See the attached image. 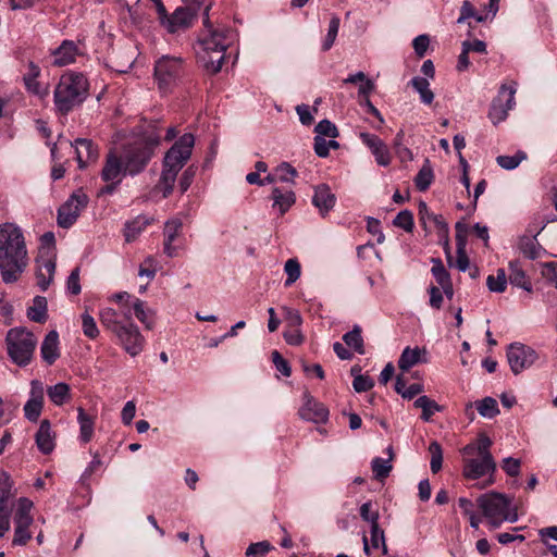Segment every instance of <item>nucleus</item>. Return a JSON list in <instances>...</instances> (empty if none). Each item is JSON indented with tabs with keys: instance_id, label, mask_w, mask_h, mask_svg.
I'll use <instances>...</instances> for the list:
<instances>
[{
	"instance_id": "nucleus-3",
	"label": "nucleus",
	"mask_w": 557,
	"mask_h": 557,
	"mask_svg": "<svg viewBox=\"0 0 557 557\" xmlns=\"http://www.w3.org/2000/svg\"><path fill=\"white\" fill-rule=\"evenodd\" d=\"M491 445L490 437L481 435L476 442L470 443L461 449L463 476L468 480H479L487 475L488 480L482 487L494 483L496 462L490 450Z\"/></svg>"
},
{
	"instance_id": "nucleus-64",
	"label": "nucleus",
	"mask_w": 557,
	"mask_h": 557,
	"mask_svg": "<svg viewBox=\"0 0 557 557\" xmlns=\"http://www.w3.org/2000/svg\"><path fill=\"white\" fill-rule=\"evenodd\" d=\"M429 44L428 35H419L413 39L412 46L418 57L422 58L425 54Z\"/></svg>"
},
{
	"instance_id": "nucleus-11",
	"label": "nucleus",
	"mask_w": 557,
	"mask_h": 557,
	"mask_svg": "<svg viewBox=\"0 0 557 557\" xmlns=\"http://www.w3.org/2000/svg\"><path fill=\"white\" fill-rule=\"evenodd\" d=\"M181 71V59L163 57L158 60L154 66V77L159 88L162 91H166L178 78Z\"/></svg>"
},
{
	"instance_id": "nucleus-22",
	"label": "nucleus",
	"mask_w": 557,
	"mask_h": 557,
	"mask_svg": "<svg viewBox=\"0 0 557 557\" xmlns=\"http://www.w3.org/2000/svg\"><path fill=\"white\" fill-rule=\"evenodd\" d=\"M426 355L425 348H411L408 346L403 350L398 359V368L406 372L419 363H425L428 361Z\"/></svg>"
},
{
	"instance_id": "nucleus-53",
	"label": "nucleus",
	"mask_w": 557,
	"mask_h": 557,
	"mask_svg": "<svg viewBox=\"0 0 557 557\" xmlns=\"http://www.w3.org/2000/svg\"><path fill=\"white\" fill-rule=\"evenodd\" d=\"M272 546L268 541H262L258 543H252L248 546L246 550L247 557H265V555L271 550Z\"/></svg>"
},
{
	"instance_id": "nucleus-36",
	"label": "nucleus",
	"mask_w": 557,
	"mask_h": 557,
	"mask_svg": "<svg viewBox=\"0 0 557 557\" xmlns=\"http://www.w3.org/2000/svg\"><path fill=\"white\" fill-rule=\"evenodd\" d=\"M413 406L422 410L421 419L426 422L431 420L432 416L436 411L441 410V407L437 405V403L425 395L417 398L413 403Z\"/></svg>"
},
{
	"instance_id": "nucleus-8",
	"label": "nucleus",
	"mask_w": 557,
	"mask_h": 557,
	"mask_svg": "<svg viewBox=\"0 0 557 557\" xmlns=\"http://www.w3.org/2000/svg\"><path fill=\"white\" fill-rule=\"evenodd\" d=\"M126 174H128V171L126 170L123 159L114 151H110L106 157V161L101 170V180L106 182L107 185L100 189L99 194H112Z\"/></svg>"
},
{
	"instance_id": "nucleus-30",
	"label": "nucleus",
	"mask_w": 557,
	"mask_h": 557,
	"mask_svg": "<svg viewBox=\"0 0 557 557\" xmlns=\"http://www.w3.org/2000/svg\"><path fill=\"white\" fill-rule=\"evenodd\" d=\"M33 522L34 519L14 518L15 528L14 537L12 541L14 546H23L32 539V533L28 531V529Z\"/></svg>"
},
{
	"instance_id": "nucleus-6",
	"label": "nucleus",
	"mask_w": 557,
	"mask_h": 557,
	"mask_svg": "<svg viewBox=\"0 0 557 557\" xmlns=\"http://www.w3.org/2000/svg\"><path fill=\"white\" fill-rule=\"evenodd\" d=\"M478 504L493 529L500 527L505 521L516 522L518 520V513L512 507V499L505 494L492 492L481 495L478 498Z\"/></svg>"
},
{
	"instance_id": "nucleus-50",
	"label": "nucleus",
	"mask_w": 557,
	"mask_h": 557,
	"mask_svg": "<svg viewBox=\"0 0 557 557\" xmlns=\"http://www.w3.org/2000/svg\"><path fill=\"white\" fill-rule=\"evenodd\" d=\"M82 329L84 335L90 339H95L99 336V329L96 321L88 312L82 314Z\"/></svg>"
},
{
	"instance_id": "nucleus-14",
	"label": "nucleus",
	"mask_w": 557,
	"mask_h": 557,
	"mask_svg": "<svg viewBox=\"0 0 557 557\" xmlns=\"http://www.w3.org/2000/svg\"><path fill=\"white\" fill-rule=\"evenodd\" d=\"M36 280L38 287L45 292L53 281L55 272V253L49 249L46 253L41 252L36 259Z\"/></svg>"
},
{
	"instance_id": "nucleus-61",
	"label": "nucleus",
	"mask_w": 557,
	"mask_h": 557,
	"mask_svg": "<svg viewBox=\"0 0 557 557\" xmlns=\"http://www.w3.org/2000/svg\"><path fill=\"white\" fill-rule=\"evenodd\" d=\"M67 290L73 295L81 293L79 284V268H75L67 277L66 282Z\"/></svg>"
},
{
	"instance_id": "nucleus-32",
	"label": "nucleus",
	"mask_w": 557,
	"mask_h": 557,
	"mask_svg": "<svg viewBox=\"0 0 557 557\" xmlns=\"http://www.w3.org/2000/svg\"><path fill=\"white\" fill-rule=\"evenodd\" d=\"M150 223L151 220L146 215H138L127 222L124 228L125 240L127 243L134 242Z\"/></svg>"
},
{
	"instance_id": "nucleus-55",
	"label": "nucleus",
	"mask_w": 557,
	"mask_h": 557,
	"mask_svg": "<svg viewBox=\"0 0 557 557\" xmlns=\"http://www.w3.org/2000/svg\"><path fill=\"white\" fill-rule=\"evenodd\" d=\"M317 136H326L331 138H336L338 136V131L336 126L329 120H322L315 125Z\"/></svg>"
},
{
	"instance_id": "nucleus-23",
	"label": "nucleus",
	"mask_w": 557,
	"mask_h": 557,
	"mask_svg": "<svg viewBox=\"0 0 557 557\" xmlns=\"http://www.w3.org/2000/svg\"><path fill=\"white\" fill-rule=\"evenodd\" d=\"M42 360L51 366L60 357L59 334L55 330L50 331L44 338L40 346Z\"/></svg>"
},
{
	"instance_id": "nucleus-63",
	"label": "nucleus",
	"mask_w": 557,
	"mask_h": 557,
	"mask_svg": "<svg viewBox=\"0 0 557 557\" xmlns=\"http://www.w3.org/2000/svg\"><path fill=\"white\" fill-rule=\"evenodd\" d=\"M283 311L285 313V319L290 327L298 329L301 325L302 318L298 310L288 307H283Z\"/></svg>"
},
{
	"instance_id": "nucleus-19",
	"label": "nucleus",
	"mask_w": 557,
	"mask_h": 557,
	"mask_svg": "<svg viewBox=\"0 0 557 557\" xmlns=\"http://www.w3.org/2000/svg\"><path fill=\"white\" fill-rule=\"evenodd\" d=\"M359 137L371 150L379 165L387 166L391 163V153L381 138L370 133H360Z\"/></svg>"
},
{
	"instance_id": "nucleus-46",
	"label": "nucleus",
	"mask_w": 557,
	"mask_h": 557,
	"mask_svg": "<svg viewBox=\"0 0 557 557\" xmlns=\"http://www.w3.org/2000/svg\"><path fill=\"white\" fill-rule=\"evenodd\" d=\"M339 24H341V20L338 16H333L331 18L330 24H329L327 34L322 44L323 51H329L332 48V46L334 45L335 39L338 34Z\"/></svg>"
},
{
	"instance_id": "nucleus-12",
	"label": "nucleus",
	"mask_w": 557,
	"mask_h": 557,
	"mask_svg": "<svg viewBox=\"0 0 557 557\" xmlns=\"http://www.w3.org/2000/svg\"><path fill=\"white\" fill-rule=\"evenodd\" d=\"M87 203V195L81 190L75 191L69 200L59 208L58 225L63 228L72 226Z\"/></svg>"
},
{
	"instance_id": "nucleus-17",
	"label": "nucleus",
	"mask_w": 557,
	"mask_h": 557,
	"mask_svg": "<svg viewBox=\"0 0 557 557\" xmlns=\"http://www.w3.org/2000/svg\"><path fill=\"white\" fill-rule=\"evenodd\" d=\"M196 13L190 8H177L162 25L169 33H178L191 26Z\"/></svg>"
},
{
	"instance_id": "nucleus-54",
	"label": "nucleus",
	"mask_w": 557,
	"mask_h": 557,
	"mask_svg": "<svg viewBox=\"0 0 557 557\" xmlns=\"http://www.w3.org/2000/svg\"><path fill=\"white\" fill-rule=\"evenodd\" d=\"M24 84L27 91L38 97L39 99H45L49 95L48 86L41 84L37 78L34 81L28 79V82Z\"/></svg>"
},
{
	"instance_id": "nucleus-48",
	"label": "nucleus",
	"mask_w": 557,
	"mask_h": 557,
	"mask_svg": "<svg viewBox=\"0 0 557 557\" xmlns=\"http://www.w3.org/2000/svg\"><path fill=\"white\" fill-rule=\"evenodd\" d=\"M429 451L431 454L430 468L432 473H437L442 469L443 463V450L441 445L433 441L429 446Z\"/></svg>"
},
{
	"instance_id": "nucleus-1",
	"label": "nucleus",
	"mask_w": 557,
	"mask_h": 557,
	"mask_svg": "<svg viewBox=\"0 0 557 557\" xmlns=\"http://www.w3.org/2000/svg\"><path fill=\"white\" fill-rule=\"evenodd\" d=\"M23 231L14 223L0 224V272L7 284L16 282L28 265Z\"/></svg>"
},
{
	"instance_id": "nucleus-7",
	"label": "nucleus",
	"mask_w": 557,
	"mask_h": 557,
	"mask_svg": "<svg viewBox=\"0 0 557 557\" xmlns=\"http://www.w3.org/2000/svg\"><path fill=\"white\" fill-rule=\"evenodd\" d=\"M5 344L12 362L18 367H26L33 359L37 338L25 327H13L7 333Z\"/></svg>"
},
{
	"instance_id": "nucleus-43",
	"label": "nucleus",
	"mask_w": 557,
	"mask_h": 557,
	"mask_svg": "<svg viewBox=\"0 0 557 557\" xmlns=\"http://www.w3.org/2000/svg\"><path fill=\"white\" fill-rule=\"evenodd\" d=\"M476 409L482 417L488 419H492L499 413L497 401L493 397H485L478 401Z\"/></svg>"
},
{
	"instance_id": "nucleus-2",
	"label": "nucleus",
	"mask_w": 557,
	"mask_h": 557,
	"mask_svg": "<svg viewBox=\"0 0 557 557\" xmlns=\"http://www.w3.org/2000/svg\"><path fill=\"white\" fill-rule=\"evenodd\" d=\"M203 24L205 32L198 41V60L207 71L215 74L221 71L225 51L236 39V34L225 26L213 27L208 15Z\"/></svg>"
},
{
	"instance_id": "nucleus-34",
	"label": "nucleus",
	"mask_w": 557,
	"mask_h": 557,
	"mask_svg": "<svg viewBox=\"0 0 557 557\" xmlns=\"http://www.w3.org/2000/svg\"><path fill=\"white\" fill-rule=\"evenodd\" d=\"M414 90L420 95V99L425 104H431L434 99V94L430 89V83L426 78L416 76L409 83Z\"/></svg>"
},
{
	"instance_id": "nucleus-29",
	"label": "nucleus",
	"mask_w": 557,
	"mask_h": 557,
	"mask_svg": "<svg viewBox=\"0 0 557 557\" xmlns=\"http://www.w3.org/2000/svg\"><path fill=\"white\" fill-rule=\"evenodd\" d=\"M509 282L511 285L520 287L528 293L532 292V284L519 260L509 262Z\"/></svg>"
},
{
	"instance_id": "nucleus-62",
	"label": "nucleus",
	"mask_w": 557,
	"mask_h": 557,
	"mask_svg": "<svg viewBox=\"0 0 557 557\" xmlns=\"http://www.w3.org/2000/svg\"><path fill=\"white\" fill-rule=\"evenodd\" d=\"M503 470L510 476H517L520 472V460L507 457L503 460Z\"/></svg>"
},
{
	"instance_id": "nucleus-31",
	"label": "nucleus",
	"mask_w": 557,
	"mask_h": 557,
	"mask_svg": "<svg viewBox=\"0 0 557 557\" xmlns=\"http://www.w3.org/2000/svg\"><path fill=\"white\" fill-rule=\"evenodd\" d=\"M99 319L101 324L113 334H116L125 323L121 320V314L113 308H103L100 310Z\"/></svg>"
},
{
	"instance_id": "nucleus-28",
	"label": "nucleus",
	"mask_w": 557,
	"mask_h": 557,
	"mask_svg": "<svg viewBox=\"0 0 557 557\" xmlns=\"http://www.w3.org/2000/svg\"><path fill=\"white\" fill-rule=\"evenodd\" d=\"M96 418L88 414L82 407L77 408V422L79 424V441L89 443L94 436Z\"/></svg>"
},
{
	"instance_id": "nucleus-4",
	"label": "nucleus",
	"mask_w": 557,
	"mask_h": 557,
	"mask_svg": "<svg viewBox=\"0 0 557 557\" xmlns=\"http://www.w3.org/2000/svg\"><path fill=\"white\" fill-rule=\"evenodd\" d=\"M89 95L87 77L78 72L63 73L53 90V103L57 113L66 115L81 107Z\"/></svg>"
},
{
	"instance_id": "nucleus-24",
	"label": "nucleus",
	"mask_w": 557,
	"mask_h": 557,
	"mask_svg": "<svg viewBox=\"0 0 557 557\" xmlns=\"http://www.w3.org/2000/svg\"><path fill=\"white\" fill-rule=\"evenodd\" d=\"M54 438L50 421L42 420L35 436L38 449L45 455L50 454L54 449Z\"/></svg>"
},
{
	"instance_id": "nucleus-21",
	"label": "nucleus",
	"mask_w": 557,
	"mask_h": 557,
	"mask_svg": "<svg viewBox=\"0 0 557 557\" xmlns=\"http://www.w3.org/2000/svg\"><path fill=\"white\" fill-rule=\"evenodd\" d=\"M183 227V223L180 219L169 220L163 230V251L164 253L172 258L177 255V247L173 245V243L178 238L181 231Z\"/></svg>"
},
{
	"instance_id": "nucleus-41",
	"label": "nucleus",
	"mask_w": 557,
	"mask_h": 557,
	"mask_svg": "<svg viewBox=\"0 0 557 557\" xmlns=\"http://www.w3.org/2000/svg\"><path fill=\"white\" fill-rule=\"evenodd\" d=\"M343 341L348 347L355 349L358 354H364L361 329L358 325L354 326L351 331L344 334Z\"/></svg>"
},
{
	"instance_id": "nucleus-10",
	"label": "nucleus",
	"mask_w": 557,
	"mask_h": 557,
	"mask_svg": "<svg viewBox=\"0 0 557 557\" xmlns=\"http://www.w3.org/2000/svg\"><path fill=\"white\" fill-rule=\"evenodd\" d=\"M516 86L511 85H502L498 91L497 97L492 101L488 117L493 122V124H498L507 119L508 111L511 110L515 102L516 95Z\"/></svg>"
},
{
	"instance_id": "nucleus-5",
	"label": "nucleus",
	"mask_w": 557,
	"mask_h": 557,
	"mask_svg": "<svg viewBox=\"0 0 557 557\" xmlns=\"http://www.w3.org/2000/svg\"><path fill=\"white\" fill-rule=\"evenodd\" d=\"M194 145V135L186 133L165 153L161 177L156 185V190L161 191L163 198L172 193L176 176L190 158Z\"/></svg>"
},
{
	"instance_id": "nucleus-25",
	"label": "nucleus",
	"mask_w": 557,
	"mask_h": 557,
	"mask_svg": "<svg viewBox=\"0 0 557 557\" xmlns=\"http://www.w3.org/2000/svg\"><path fill=\"white\" fill-rule=\"evenodd\" d=\"M335 201V195L331 191L327 185L321 184L314 188L312 203L319 209L322 215L333 209Z\"/></svg>"
},
{
	"instance_id": "nucleus-59",
	"label": "nucleus",
	"mask_w": 557,
	"mask_h": 557,
	"mask_svg": "<svg viewBox=\"0 0 557 557\" xmlns=\"http://www.w3.org/2000/svg\"><path fill=\"white\" fill-rule=\"evenodd\" d=\"M33 508V502L28 498L22 497L18 499V507L14 515V518L21 519H33L30 510Z\"/></svg>"
},
{
	"instance_id": "nucleus-27",
	"label": "nucleus",
	"mask_w": 557,
	"mask_h": 557,
	"mask_svg": "<svg viewBox=\"0 0 557 557\" xmlns=\"http://www.w3.org/2000/svg\"><path fill=\"white\" fill-rule=\"evenodd\" d=\"M271 198L273 200L272 207L277 209L281 215L285 214L296 201V196L293 190L281 187H274L272 189Z\"/></svg>"
},
{
	"instance_id": "nucleus-39",
	"label": "nucleus",
	"mask_w": 557,
	"mask_h": 557,
	"mask_svg": "<svg viewBox=\"0 0 557 557\" xmlns=\"http://www.w3.org/2000/svg\"><path fill=\"white\" fill-rule=\"evenodd\" d=\"M433 178V170L429 161H426L416 175L414 185L418 190L425 191L431 186Z\"/></svg>"
},
{
	"instance_id": "nucleus-33",
	"label": "nucleus",
	"mask_w": 557,
	"mask_h": 557,
	"mask_svg": "<svg viewBox=\"0 0 557 557\" xmlns=\"http://www.w3.org/2000/svg\"><path fill=\"white\" fill-rule=\"evenodd\" d=\"M27 317L29 320L44 323L46 322L47 314V299L42 296H36L33 300V305L27 309Z\"/></svg>"
},
{
	"instance_id": "nucleus-40",
	"label": "nucleus",
	"mask_w": 557,
	"mask_h": 557,
	"mask_svg": "<svg viewBox=\"0 0 557 557\" xmlns=\"http://www.w3.org/2000/svg\"><path fill=\"white\" fill-rule=\"evenodd\" d=\"M528 156L524 151L518 150L513 156H498L496 163L505 170H515L519 164L527 160Z\"/></svg>"
},
{
	"instance_id": "nucleus-20",
	"label": "nucleus",
	"mask_w": 557,
	"mask_h": 557,
	"mask_svg": "<svg viewBox=\"0 0 557 557\" xmlns=\"http://www.w3.org/2000/svg\"><path fill=\"white\" fill-rule=\"evenodd\" d=\"M74 147L76 160L81 169H84L88 163L96 161L99 156L98 147L90 139L77 138Z\"/></svg>"
},
{
	"instance_id": "nucleus-37",
	"label": "nucleus",
	"mask_w": 557,
	"mask_h": 557,
	"mask_svg": "<svg viewBox=\"0 0 557 557\" xmlns=\"http://www.w3.org/2000/svg\"><path fill=\"white\" fill-rule=\"evenodd\" d=\"M133 309L136 318L145 324L148 330H151L154 325L153 312L145 307V302L140 299H136L133 304Z\"/></svg>"
},
{
	"instance_id": "nucleus-56",
	"label": "nucleus",
	"mask_w": 557,
	"mask_h": 557,
	"mask_svg": "<svg viewBox=\"0 0 557 557\" xmlns=\"http://www.w3.org/2000/svg\"><path fill=\"white\" fill-rule=\"evenodd\" d=\"M371 545L373 548L382 546L383 554H387V546L385 544L384 532L380 529L379 523L371 525Z\"/></svg>"
},
{
	"instance_id": "nucleus-18",
	"label": "nucleus",
	"mask_w": 557,
	"mask_h": 557,
	"mask_svg": "<svg viewBox=\"0 0 557 557\" xmlns=\"http://www.w3.org/2000/svg\"><path fill=\"white\" fill-rule=\"evenodd\" d=\"M44 407V387L38 381L32 382L30 397L24 406V414L26 419L36 422Z\"/></svg>"
},
{
	"instance_id": "nucleus-38",
	"label": "nucleus",
	"mask_w": 557,
	"mask_h": 557,
	"mask_svg": "<svg viewBox=\"0 0 557 557\" xmlns=\"http://www.w3.org/2000/svg\"><path fill=\"white\" fill-rule=\"evenodd\" d=\"M387 453L389 455L388 459L376 457L371 462L372 471L374 473L375 479L377 480H383L387 478L392 470V465L389 463L392 458V447L387 448Z\"/></svg>"
},
{
	"instance_id": "nucleus-60",
	"label": "nucleus",
	"mask_w": 557,
	"mask_h": 557,
	"mask_svg": "<svg viewBox=\"0 0 557 557\" xmlns=\"http://www.w3.org/2000/svg\"><path fill=\"white\" fill-rule=\"evenodd\" d=\"M272 361L277 371H280L284 376H289L292 373V369L288 362L281 356L277 350L272 352Z\"/></svg>"
},
{
	"instance_id": "nucleus-13",
	"label": "nucleus",
	"mask_w": 557,
	"mask_h": 557,
	"mask_svg": "<svg viewBox=\"0 0 557 557\" xmlns=\"http://www.w3.org/2000/svg\"><path fill=\"white\" fill-rule=\"evenodd\" d=\"M536 358L537 355L534 349L520 343L511 344L507 350L508 363L515 374L530 368Z\"/></svg>"
},
{
	"instance_id": "nucleus-51",
	"label": "nucleus",
	"mask_w": 557,
	"mask_h": 557,
	"mask_svg": "<svg viewBox=\"0 0 557 557\" xmlns=\"http://www.w3.org/2000/svg\"><path fill=\"white\" fill-rule=\"evenodd\" d=\"M274 171L280 182L289 183L297 176L296 169L287 162L281 163Z\"/></svg>"
},
{
	"instance_id": "nucleus-26",
	"label": "nucleus",
	"mask_w": 557,
	"mask_h": 557,
	"mask_svg": "<svg viewBox=\"0 0 557 557\" xmlns=\"http://www.w3.org/2000/svg\"><path fill=\"white\" fill-rule=\"evenodd\" d=\"M78 54V48L74 41L64 40L60 47L53 51V65L65 66L73 62Z\"/></svg>"
},
{
	"instance_id": "nucleus-49",
	"label": "nucleus",
	"mask_w": 557,
	"mask_h": 557,
	"mask_svg": "<svg viewBox=\"0 0 557 557\" xmlns=\"http://www.w3.org/2000/svg\"><path fill=\"white\" fill-rule=\"evenodd\" d=\"M284 271H285V273L287 275V278L285 281V286H290L300 276V273H301L300 263L298 262L297 259H293V258L288 259L285 262Z\"/></svg>"
},
{
	"instance_id": "nucleus-57",
	"label": "nucleus",
	"mask_w": 557,
	"mask_h": 557,
	"mask_svg": "<svg viewBox=\"0 0 557 557\" xmlns=\"http://www.w3.org/2000/svg\"><path fill=\"white\" fill-rule=\"evenodd\" d=\"M371 502L362 504L360 507V516L364 521L369 522L370 525H373L379 523V512L376 510H371Z\"/></svg>"
},
{
	"instance_id": "nucleus-44",
	"label": "nucleus",
	"mask_w": 557,
	"mask_h": 557,
	"mask_svg": "<svg viewBox=\"0 0 557 557\" xmlns=\"http://www.w3.org/2000/svg\"><path fill=\"white\" fill-rule=\"evenodd\" d=\"M469 18H474L478 23L485 21L486 16L479 14L473 4L469 0H465L460 8V15L457 18L458 24L467 22Z\"/></svg>"
},
{
	"instance_id": "nucleus-15",
	"label": "nucleus",
	"mask_w": 557,
	"mask_h": 557,
	"mask_svg": "<svg viewBox=\"0 0 557 557\" xmlns=\"http://www.w3.org/2000/svg\"><path fill=\"white\" fill-rule=\"evenodd\" d=\"M151 159V151L144 146H133L125 153L126 170L129 175H136L140 173L149 160Z\"/></svg>"
},
{
	"instance_id": "nucleus-45",
	"label": "nucleus",
	"mask_w": 557,
	"mask_h": 557,
	"mask_svg": "<svg viewBox=\"0 0 557 557\" xmlns=\"http://www.w3.org/2000/svg\"><path fill=\"white\" fill-rule=\"evenodd\" d=\"M12 480L7 472L0 473V505L8 507L9 499L13 496L12 494Z\"/></svg>"
},
{
	"instance_id": "nucleus-52",
	"label": "nucleus",
	"mask_w": 557,
	"mask_h": 557,
	"mask_svg": "<svg viewBox=\"0 0 557 557\" xmlns=\"http://www.w3.org/2000/svg\"><path fill=\"white\" fill-rule=\"evenodd\" d=\"M393 223L406 232H411L413 228V214L409 210H403L396 215Z\"/></svg>"
},
{
	"instance_id": "nucleus-16",
	"label": "nucleus",
	"mask_w": 557,
	"mask_h": 557,
	"mask_svg": "<svg viewBox=\"0 0 557 557\" xmlns=\"http://www.w3.org/2000/svg\"><path fill=\"white\" fill-rule=\"evenodd\" d=\"M305 403L299 409L301 419L314 423H324L329 418V410L326 407L317 401L310 394L306 393L304 396Z\"/></svg>"
},
{
	"instance_id": "nucleus-9",
	"label": "nucleus",
	"mask_w": 557,
	"mask_h": 557,
	"mask_svg": "<svg viewBox=\"0 0 557 557\" xmlns=\"http://www.w3.org/2000/svg\"><path fill=\"white\" fill-rule=\"evenodd\" d=\"M126 323L114 334L123 349L132 357L138 356L145 348V337L140 334L137 325L131 320V312H124Z\"/></svg>"
},
{
	"instance_id": "nucleus-35",
	"label": "nucleus",
	"mask_w": 557,
	"mask_h": 557,
	"mask_svg": "<svg viewBox=\"0 0 557 557\" xmlns=\"http://www.w3.org/2000/svg\"><path fill=\"white\" fill-rule=\"evenodd\" d=\"M49 399L55 406H62L70 399V386L66 383H58L47 389Z\"/></svg>"
},
{
	"instance_id": "nucleus-47",
	"label": "nucleus",
	"mask_w": 557,
	"mask_h": 557,
	"mask_svg": "<svg viewBox=\"0 0 557 557\" xmlns=\"http://www.w3.org/2000/svg\"><path fill=\"white\" fill-rule=\"evenodd\" d=\"M433 265L431 272L440 286L451 283L450 275L445 269L441 259H432Z\"/></svg>"
},
{
	"instance_id": "nucleus-58",
	"label": "nucleus",
	"mask_w": 557,
	"mask_h": 557,
	"mask_svg": "<svg viewBox=\"0 0 557 557\" xmlns=\"http://www.w3.org/2000/svg\"><path fill=\"white\" fill-rule=\"evenodd\" d=\"M352 386L357 393H362L371 389L374 382L370 376L359 374L354 379Z\"/></svg>"
},
{
	"instance_id": "nucleus-42",
	"label": "nucleus",
	"mask_w": 557,
	"mask_h": 557,
	"mask_svg": "<svg viewBox=\"0 0 557 557\" xmlns=\"http://www.w3.org/2000/svg\"><path fill=\"white\" fill-rule=\"evenodd\" d=\"M486 285L493 293H503L507 287V274L504 269H497L496 275H488Z\"/></svg>"
}]
</instances>
